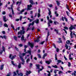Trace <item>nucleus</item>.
I'll use <instances>...</instances> for the list:
<instances>
[{
  "instance_id": "21",
  "label": "nucleus",
  "mask_w": 76,
  "mask_h": 76,
  "mask_svg": "<svg viewBox=\"0 0 76 76\" xmlns=\"http://www.w3.org/2000/svg\"><path fill=\"white\" fill-rule=\"evenodd\" d=\"M59 41H57L58 43H61V38H58Z\"/></svg>"
},
{
  "instance_id": "48",
  "label": "nucleus",
  "mask_w": 76,
  "mask_h": 76,
  "mask_svg": "<svg viewBox=\"0 0 76 76\" xmlns=\"http://www.w3.org/2000/svg\"><path fill=\"white\" fill-rule=\"evenodd\" d=\"M38 18H39L41 16V15H40V13H39L37 15Z\"/></svg>"
},
{
  "instance_id": "50",
  "label": "nucleus",
  "mask_w": 76,
  "mask_h": 76,
  "mask_svg": "<svg viewBox=\"0 0 76 76\" xmlns=\"http://www.w3.org/2000/svg\"><path fill=\"white\" fill-rule=\"evenodd\" d=\"M37 56L39 58H41V55H40V54H37Z\"/></svg>"
},
{
  "instance_id": "40",
  "label": "nucleus",
  "mask_w": 76,
  "mask_h": 76,
  "mask_svg": "<svg viewBox=\"0 0 76 76\" xmlns=\"http://www.w3.org/2000/svg\"><path fill=\"white\" fill-rule=\"evenodd\" d=\"M29 61H30V59H29V58H28V59H27L26 61L27 63H28V62H29Z\"/></svg>"
},
{
  "instance_id": "47",
  "label": "nucleus",
  "mask_w": 76,
  "mask_h": 76,
  "mask_svg": "<svg viewBox=\"0 0 76 76\" xmlns=\"http://www.w3.org/2000/svg\"><path fill=\"white\" fill-rule=\"evenodd\" d=\"M20 29V27H18V28H17L16 29H15V31H17V30H19Z\"/></svg>"
},
{
  "instance_id": "22",
  "label": "nucleus",
  "mask_w": 76,
  "mask_h": 76,
  "mask_svg": "<svg viewBox=\"0 0 76 76\" xmlns=\"http://www.w3.org/2000/svg\"><path fill=\"white\" fill-rule=\"evenodd\" d=\"M48 11L49 12L48 13L49 16L50 15H51V11H50V10L49 9H48Z\"/></svg>"
},
{
  "instance_id": "34",
  "label": "nucleus",
  "mask_w": 76,
  "mask_h": 76,
  "mask_svg": "<svg viewBox=\"0 0 76 76\" xmlns=\"http://www.w3.org/2000/svg\"><path fill=\"white\" fill-rule=\"evenodd\" d=\"M44 42H45V41H44L42 42L39 43V44H41V45H43V44H44Z\"/></svg>"
},
{
  "instance_id": "49",
  "label": "nucleus",
  "mask_w": 76,
  "mask_h": 76,
  "mask_svg": "<svg viewBox=\"0 0 76 76\" xmlns=\"http://www.w3.org/2000/svg\"><path fill=\"white\" fill-rule=\"evenodd\" d=\"M22 16H20V21H21L22 20Z\"/></svg>"
},
{
  "instance_id": "1",
  "label": "nucleus",
  "mask_w": 76,
  "mask_h": 76,
  "mask_svg": "<svg viewBox=\"0 0 76 76\" xmlns=\"http://www.w3.org/2000/svg\"><path fill=\"white\" fill-rule=\"evenodd\" d=\"M22 30H20V31L18 32V35H22V34H25V29H24V27H22Z\"/></svg>"
},
{
  "instance_id": "6",
  "label": "nucleus",
  "mask_w": 76,
  "mask_h": 76,
  "mask_svg": "<svg viewBox=\"0 0 76 76\" xmlns=\"http://www.w3.org/2000/svg\"><path fill=\"white\" fill-rule=\"evenodd\" d=\"M16 57V56L14 55V56H13L11 54H10V55L9 57L11 59V60H13V59L14 58H15V57Z\"/></svg>"
},
{
  "instance_id": "19",
  "label": "nucleus",
  "mask_w": 76,
  "mask_h": 76,
  "mask_svg": "<svg viewBox=\"0 0 76 76\" xmlns=\"http://www.w3.org/2000/svg\"><path fill=\"white\" fill-rule=\"evenodd\" d=\"M29 2L31 4H35L34 3V2L32 0H30Z\"/></svg>"
},
{
  "instance_id": "25",
  "label": "nucleus",
  "mask_w": 76,
  "mask_h": 76,
  "mask_svg": "<svg viewBox=\"0 0 76 76\" xmlns=\"http://www.w3.org/2000/svg\"><path fill=\"white\" fill-rule=\"evenodd\" d=\"M55 15H56V17H57L58 16V14L57 13V12L56 11H55Z\"/></svg>"
},
{
  "instance_id": "46",
  "label": "nucleus",
  "mask_w": 76,
  "mask_h": 76,
  "mask_svg": "<svg viewBox=\"0 0 76 76\" xmlns=\"http://www.w3.org/2000/svg\"><path fill=\"white\" fill-rule=\"evenodd\" d=\"M11 26L12 27V28H13V29L15 30V27H14V26L13 25V24H11Z\"/></svg>"
},
{
  "instance_id": "52",
  "label": "nucleus",
  "mask_w": 76,
  "mask_h": 76,
  "mask_svg": "<svg viewBox=\"0 0 76 76\" xmlns=\"http://www.w3.org/2000/svg\"><path fill=\"white\" fill-rule=\"evenodd\" d=\"M17 75V74H16V72H14L13 76H16Z\"/></svg>"
},
{
  "instance_id": "20",
  "label": "nucleus",
  "mask_w": 76,
  "mask_h": 76,
  "mask_svg": "<svg viewBox=\"0 0 76 76\" xmlns=\"http://www.w3.org/2000/svg\"><path fill=\"white\" fill-rule=\"evenodd\" d=\"M52 67H54V68H55L56 69H57V68H58V67L56 65H55L54 66V65H52Z\"/></svg>"
},
{
  "instance_id": "61",
  "label": "nucleus",
  "mask_w": 76,
  "mask_h": 76,
  "mask_svg": "<svg viewBox=\"0 0 76 76\" xmlns=\"http://www.w3.org/2000/svg\"><path fill=\"white\" fill-rule=\"evenodd\" d=\"M57 71H58V70H55L54 71V73H57Z\"/></svg>"
},
{
  "instance_id": "39",
  "label": "nucleus",
  "mask_w": 76,
  "mask_h": 76,
  "mask_svg": "<svg viewBox=\"0 0 76 76\" xmlns=\"http://www.w3.org/2000/svg\"><path fill=\"white\" fill-rule=\"evenodd\" d=\"M66 8L67 9H68L69 11H70V10H69V6L67 5V4H66Z\"/></svg>"
},
{
  "instance_id": "45",
  "label": "nucleus",
  "mask_w": 76,
  "mask_h": 76,
  "mask_svg": "<svg viewBox=\"0 0 76 76\" xmlns=\"http://www.w3.org/2000/svg\"><path fill=\"white\" fill-rule=\"evenodd\" d=\"M11 76V73L10 72L9 73H8L7 75V76Z\"/></svg>"
},
{
  "instance_id": "29",
  "label": "nucleus",
  "mask_w": 76,
  "mask_h": 76,
  "mask_svg": "<svg viewBox=\"0 0 76 76\" xmlns=\"http://www.w3.org/2000/svg\"><path fill=\"white\" fill-rule=\"evenodd\" d=\"M11 63H12V64L13 65V66H17V65L15 64H14V62L13 61H11Z\"/></svg>"
},
{
  "instance_id": "60",
  "label": "nucleus",
  "mask_w": 76,
  "mask_h": 76,
  "mask_svg": "<svg viewBox=\"0 0 76 76\" xmlns=\"http://www.w3.org/2000/svg\"><path fill=\"white\" fill-rule=\"evenodd\" d=\"M47 20H48V21H49V20H50V18H49V17L48 16H47Z\"/></svg>"
},
{
  "instance_id": "35",
  "label": "nucleus",
  "mask_w": 76,
  "mask_h": 76,
  "mask_svg": "<svg viewBox=\"0 0 76 76\" xmlns=\"http://www.w3.org/2000/svg\"><path fill=\"white\" fill-rule=\"evenodd\" d=\"M68 67H70V66H71V63H70L69 62H68Z\"/></svg>"
},
{
  "instance_id": "53",
  "label": "nucleus",
  "mask_w": 76,
  "mask_h": 76,
  "mask_svg": "<svg viewBox=\"0 0 76 76\" xmlns=\"http://www.w3.org/2000/svg\"><path fill=\"white\" fill-rule=\"evenodd\" d=\"M64 58L65 60H66V61L67 60V58L66 57V56H65V55L64 56Z\"/></svg>"
},
{
  "instance_id": "37",
  "label": "nucleus",
  "mask_w": 76,
  "mask_h": 76,
  "mask_svg": "<svg viewBox=\"0 0 76 76\" xmlns=\"http://www.w3.org/2000/svg\"><path fill=\"white\" fill-rule=\"evenodd\" d=\"M24 40V36H23V35L22 37L21 38V40L22 41H23Z\"/></svg>"
},
{
  "instance_id": "2",
  "label": "nucleus",
  "mask_w": 76,
  "mask_h": 76,
  "mask_svg": "<svg viewBox=\"0 0 76 76\" xmlns=\"http://www.w3.org/2000/svg\"><path fill=\"white\" fill-rule=\"evenodd\" d=\"M36 66L37 67V68L36 69H38V70H39L38 71V72L39 73V72H40V71H42V70H43V69H44V67L42 66V69H40V68H39V67L40 66L39 65H36Z\"/></svg>"
},
{
  "instance_id": "41",
  "label": "nucleus",
  "mask_w": 76,
  "mask_h": 76,
  "mask_svg": "<svg viewBox=\"0 0 76 76\" xmlns=\"http://www.w3.org/2000/svg\"><path fill=\"white\" fill-rule=\"evenodd\" d=\"M2 50H3V51H4V52H5V48H4V46H2Z\"/></svg>"
},
{
  "instance_id": "28",
  "label": "nucleus",
  "mask_w": 76,
  "mask_h": 76,
  "mask_svg": "<svg viewBox=\"0 0 76 76\" xmlns=\"http://www.w3.org/2000/svg\"><path fill=\"white\" fill-rule=\"evenodd\" d=\"M13 38H14V39L15 41H17V39H18V37H16V36H14L13 37Z\"/></svg>"
},
{
  "instance_id": "27",
  "label": "nucleus",
  "mask_w": 76,
  "mask_h": 76,
  "mask_svg": "<svg viewBox=\"0 0 76 76\" xmlns=\"http://www.w3.org/2000/svg\"><path fill=\"white\" fill-rule=\"evenodd\" d=\"M4 66V65H1L0 68H1V70H3V67Z\"/></svg>"
},
{
  "instance_id": "18",
  "label": "nucleus",
  "mask_w": 76,
  "mask_h": 76,
  "mask_svg": "<svg viewBox=\"0 0 76 76\" xmlns=\"http://www.w3.org/2000/svg\"><path fill=\"white\" fill-rule=\"evenodd\" d=\"M3 19L4 22H6V21H7V20H6V16H3Z\"/></svg>"
},
{
  "instance_id": "15",
  "label": "nucleus",
  "mask_w": 76,
  "mask_h": 76,
  "mask_svg": "<svg viewBox=\"0 0 76 76\" xmlns=\"http://www.w3.org/2000/svg\"><path fill=\"white\" fill-rule=\"evenodd\" d=\"M26 53H28L27 52L26 53H23L22 54H21V53H20V54H21V57H22V56H23H23H25V55H26Z\"/></svg>"
},
{
  "instance_id": "44",
  "label": "nucleus",
  "mask_w": 76,
  "mask_h": 76,
  "mask_svg": "<svg viewBox=\"0 0 76 76\" xmlns=\"http://www.w3.org/2000/svg\"><path fill=\"white\" fill-rule=\"evenodd\" d=\"M65 47L66 48V49H68V45H67V44H65Z\"/></svg>"
},
{
  "instance_id": "32",
  "label": "nucleus",
  "mask_w": 76,
  "mask_h": 76,
  "mask_svg": "<svg viewBox=\"0 0 76 76\" xmlns=\"http://www.w3.org/2000/svg\"><path fill=\"white\" fill-rule=\"evenodd\" d=\"M56 1L57 3V4L58 6H59V5H60V2H59V1Z\"/></svg>"
},
{
  "instance_id": "12",
  "label": "nucleus",
  "mask_w": 76,
  "mask_h": 76,
  "mask_svg": "<svg viewBox=\"0 0 76 76\" xmlns=\"http://www.w3.org/2000/svg\"><path fill=\"white\" fill-rule=\"evenodd\" d=\"M28 53H29L30 56H31V59H32V57H33V56L31 55V52L30 50H28Z\"/></svg>"
},
{
  "instance_id": "62",
  "label": "nucleus",
  "mask_w": 76,
  "mask_h": 76,
  "mask_svg": "<svg viewBox=\"0 0 76 76\" xmlns=\"http://www.w3.org/2000/svg\"><path fill=\"white\" fill-rule=\"evenodd\" d=\"M58 73L59 74H60V73H63V72L62 71H60L58 72Z\"/></svg>"
},
{
  "instance_id": "11",
  "label": "nucleus",
  "mask_w": 76,
  "mask_h": 76,
  "mask_svg": "<svg viewBox=\"0 0 76 76\" xmlns=\"http://www.w3.org/2000/svg\"><path fill=\"white\" fill-rule=\"evenodd\" d=\"M52 62V60H50L49 61H46L45 63L48 64H50V63H51Z\"/></svg>"
},
{
  "instance_id": "54",
  "label": "nucleus",
  "mask_w": 76,
  "mask_h": 76,
  "mask_svg": "<svg viewBox=\"0 0 76 76\" xmlns=\"http://www.w3.org/2000/svg\"><path fill=\"white\" fill-rule=\"evenodd\" d=\"M28 30H29V31H31V28H28L27 30V31H28Z\"/></svg>"
},
{
  "instance_id": "31",
  "label": "nucleus",
  "mask_w": 76,
  "mask_h": 76,
  "mask_svg": "<svg viewBox=\"0 0 76 76\" xmlns=\"http://www.w3.org/2000/svg\"><path fill=\"white\" fill-rule=\"evenodd\" d=\"M18 67L19 69H20L21 67V64L20 63L19 64L18 66Z\"/></svg>"
},
{
  "instance_id": "43",
  "label": "nucleus",
  "mask_w": 76,
  "mask_h": 76,
  "mask_svg": "<svg viewBox=\"0 0 76 76\" xmlns=\"http://www.w3.org/2000/svg\"><path fill=\"white\" fill-rule=\"evenodd\" d=\"M48 21H49V23H53V21L52 20H49Z\"/></svg>"
},
{
  "instance_id": "56",
  "label": "nucleus",
  "mask_w": 76,
  "mask_h": 76,
  "mask_svg": "<svg viewBox=\"0 0 76 76\" xmlns=\"http://www.w3.org/2000/svg\"><path fill=\"white\" fill-rule=\"evenodd\" d=\"M3 6V3H1V1L0 0V6Z\"/></svg>"
},
{
  "instance_id": "24",
  "label": "nucleus",
  "mask_w": 76,
  "mask_h": 76,
  "mask_svg": "<svg viewBox=\"0 0 76 76\" xmlns=\"http://www.w3.org/2000/svg\"><path fill=\"white\" fill-rule=\"evenodd\" d=\"M20 4H21V1H17L16 2V4H17V5H18H18H19Z\"/></svg>"
},
{
  "instance_id": "9",
  "label": "nucleus",
  "mask_w": 76,
  "mask_h": 76,
  "mask_svg": "<svg viewBox=\"0 0 76 76\" xmlns=\"http://www.w3.org/2000/svg\"><path fill=\"white\" fill-rule=\"evenodd\" d=\"M39 39H40V37H37V39L34 40L35 42H39L40 41Z\"/></svg>"
},
{
  "instance_id": "64",
  "label": "nucleus",
  "mask_w": 76,
  "mask_h": 76,
  "mask_svg": "<svg viewBox=\"0 0 76 76\" xmlns=\"http://www.w3.org/2000/svg\"><path fill=\"white\" fill-rule=\"evenodd\" d=\"M3 37L6 39L7 38V37L6 36H3Z\"/></svg>"
},
{
  "instance_id": "42",
  "label": "nucleus",
  "mask_w": 76,
  "mask_h": 76,
  "mask_svg": "<svg viewBox=\"0 0 76 76\" xmlns=\"http://www.w3.org/2000/svg\"><path fill=\"white\" fill-rule=\"evenodd\" d=\"M64 28L65 29H66L67 30H68V29H69V28L66 26L64 27Z\"/></svg>"
},
{
  "instance_id": "59",
  "label": "nucleus",
  "mask_w": 76,
  "mask_h": 76,
  "mask_svg": "<svg viewBox=\"0 0 76 76\" xmlns=\"http://www.w3.org/2000/svg\"><path fill=\"white\" fill-rule=\"evenodd\" d=\"M2 15H5L6 14V12L5 11H4L2 12Z\"/></svg>"
},
{
  "instance_id": "26",
  "label": "nucleus",
  "mask_w": 76,
  "mask_h": 76,
  "mask_svg": "<svg viewBox=\"0 0 76 76\" xmlns=\"http://www.w3.org/2000/svg\"><path fill=\"white\" fill-rule=\"evenodd\" d=\"M25 11V9H23L22 10L20 11V12L18 13L19 15H20V14H22V12H23Z\"/></svg>"
},
{
  "instance_id": "13",
  "label": "nucleus",
  "mask_w": 76,
  "mask_h": 76,
  "mask_svg": "<svg viewBox=\"0 0 76 76\" xmlns=\"http://www.w3.org/2000/svg\"><path fill=\"white\" fill-rule=\"evenodd\" d=\"M30 73H31V72L30 71H27L26 75L27 76H28V75H30Z\"/></svg>"
},
{
  "instance_id": "51",
  "label": "nucleus",
  "mask_w": 76,
  "mask_h": 76,
  "mask_svg": "<svg viewBox=\"0 0 76 76\" xmlns=\"http://www.w3.org/2000/svg\"><path fill=\"white\" fill-rule=\"evenodd\" d=\"M64 19H65L66 22H67V19L65 17H64Z\"/></svg>"
},
{
  "instance_id": "57",
  "label": "nucleus",
  "mask_w": 76,
  "mask_h": 76,
  "mask_svg": "<svg viewBox=\"0 0 76 76\" xmlns=\"http://www.w3.org/2000/svg\"><path fill=\"white\" fill-rule=\"evenodd\" d=\"M55 60H57V55L56 54L55 55Z\"/></svg>"
},
{
  "instance_id": "3",
  "label": "nucleus",
  "mask_w": 76,
  "mask_h": 76,
  "mask_svg": "<svg viewBox=\"0 0 76 76\" xmlns=\"http://www.w3.org/2000/svg\"><path fill=\"white\" fill-rule=\"evenodd\" d=\"M19 56L20 57V59L21 60L22 62H23L21 63V64H24V63H25V61H24V60L23 58V57H22V56H21V54L20 53L19 54Z\"/></svg>"
},
{
  "instance_id": "63",
  "label": "nucleus",
  "mask_w": 76,
  "mask_h": 76,
  "mask_svg": "<svg viewBox=\"0 0 76 76\" xmlns=\"http://www.w3.org/2000/svg\"><path fill=\"white\" fill-rule=\"evenodd\" d=\"M72 75H74V76H76V74H75V73H72Z\"/></svg>"
},
{
  "instance_id": "23",
  "label": "nucleus",
  "mask_w": 76,
  "mask_h": 76,
  "mask_svg": "<svg viewBox=\"0 0 76 76\" xmlns=\"http://www.w3.org/2000/svg\"><path fill=\"white\" fill-rule=\"evenodd\" d=\"M54 23L55 25H58V23L56 21H55L54 22Z\"/></svg>"
},
{
  "instance_id": "4",
  "label": "nucleus",
  "mask_w": 76,
  "mask_h": 76,
  "mask_svg": "<svg viewBox=\"0 0 76 76\" xmlns=\"http://www.w3.org/2000/svg\"><path fill=\"white\" fill-rule=\"evenodd\" d=\"M13 4H12V5H11V8H10L9 7H8V9H9V10H10V9H11L12 10V15H14V11H13Z\"/></svg>"
},
{
  "instance_id": "10",
  "label": "nucleus",
  "mask_w": 76,
  "mask_h": 76,
  "mask_svg": "<svg viewBox=\"0 0 76 76\" xmlns=\"http://www.w3.org/2000/svg\"><path fill=\"white\" fill-rule=\"evenodd\" d=\"M17 73L18 76H23V74L22 73H20V74H19L18 73L19 72V70H17L16 71Z\"/></svg>"
},
{
  "instance_id": "14",
  "label": "nucleus",
  "mask_w": 76,
  "mask_h": 76,
  "mask_svg": "<svg viewBox=\"0 0 76 76\" xmlns=\"http://www.w3.org/2000/svg\"><path fill=\"white\" fill-rule=\"evenodd\" d=\"M34 22L35 23H39V19H37L36 20H35Z\"/></svg>"
},
{
  "instance_id": "33",
  "label": "nucleus",
  "mask_w": 76,
  "mask_h": 76,
  "mask_svg": "<svg viewBox=\"0 0 76 76\" xmlns=\"http://www.w3.org/2000/svg\"><path fill=\"white\" fill-rule=\"evenodd\" d=\"M4 26L5 27H6V28H8V25H7V24L6 23L4 24Z\"/></svg>"
},
{
  "instance_id": "38",
  "label": "nucleus",
  "mask_w": 76,
  "mask_h": 76,
  "mask_svg": "<svg viewBox=\"0 0 76 76\" xmlns=\"http://www.w3.org/2000/svg\"><path fill=\"white\" fill-rule=\"evenodd\" d=\"M70 43V41L69 40H67V41L66 42V43L67 44H69Z\"/></svg>"
},
{
  "instance_id": "36",
  "label": "nucleus",
  "mask_w": 76,
  "mask_h": 76,
  "mask_svg": "<svg viewBox=\"0 0 76 76\" xmlns=\"http://www.w3.org/2000/svg\"><path fill=\"white\" fill-rule=\"evenodd\" d=\"M58 30H56V29H55L54 30V31H55V32H56L57 34H58Z\"/></svg>"
},
{
  "instance_id": "58",
  "label": "nucleus",
  "mask_w": 76,
  "mask_h": 76,
  "mask_svg": "<svg viewBox=\"0 0 76 76\" xmlns=\"http://www.w3.org/2000/svg\"><path fill=\"white\" fill-rule=\"evenodd\" d=\"M34 28H35L34 27H33L31 28V30H32V31H34Z\"/></svg>"
},
{
  "instance_id": "8",
  "label": "nucleus",
  "mask_w": 76,
  "mask_h": 76,
  "mask_svg": "<svg viewBox=\"0 0 76 76\" xmlns=\"http://www.w3.org/2000/svg\"><path fill=\"white\" fill-rule=\"evenodd\" d=\"M31 7H32V5L31 4L30 5H28L27 6V10H31Z\"/></svg>"
},
{
  "instance_id": "16",
  "label": "nucleus",
  "mask_w": 76,
  "mask_h": 76,
  "mask_svg": "<svg viewBox=\"0 0 76 76\" xmlns=\"http://www.w3.org/2000/svg\"><path fill=\"white\" fill-rule=\"evenodd\" d=\"M71 33L70 34V35H71V38H73V35L72 34H73V32H72V31H70Z\"/></svg>"
},
{
  "instance_id": "30",
  "label": "nucleus",
  "mask_w": 76,
  "mask_h": 76,
  "mask_svg": "<svg viewBox=\"0 0 76 76\" xmlns=\"http://www.w3.org/2000/svg\"><path fill=\"white\" fill-rule=\"evenodd\" d=\"M47 72H48V73H49L48 74V76H50V71H47Z\"/></svg>"
},
{
  "instance_id": "7",
  "label": "nucleus",
  "mask_w": 76,
  "mask_h": 76,
  "mask_svg": "<svg viewBox=\"0 0 76 76\" xmlns=\"http://www.w3.org/2000/svg\"><path fill=\"white\" fill-rule=\"evenodd\" d=\"M28 44L31 47V48H33V47H34V43H30V42H28Z\"/></svg>"
},
{
  "instance_id": "55",
  "label": "nucleus",
  "mask_w": 76,
  "mask_h": 76,
  "mask_svg": "<svg viewBox=\"0 0 76 76\" xmlns=\"http://www.w3.org/2000/svg\"><path fill=\"white\" fill-rule=\"evenodd\" d=\"M57 62L58 63H61V60H58Z\"/></svg>"
},
{
  "instance_id": "17",
  "label": "nucleus",
  "mask_w": 76,
  "mask_h": 76,
  "mask_svg": "<svg viewBox=\"0 0 76 76\" xmlns=\"http://www.w3.org/2000/svg\"><path fill=\"white\" fill-rule=\"evenodd\" d=\"M47 56V53H45L44 55L43 56H42V58H43V59H44L45 58V57H46Z\"/></svg>"
},
{
  "instance_id": "5",
  "label": "nucleus",
  "mask_w": 76,
  "mask_h": 76,
  "mask_svg": "<svg viewBox=\"0 0 76 76\" xmlns=\"http://www.w3.org/2000/svg\"><path fill=\"white\" fill-rule=\"evenodd\" d=\"M69 30H73V29H75V27L73 26V25H71L70 27L69 28Z\"/></svg>"
}]
</instances>
